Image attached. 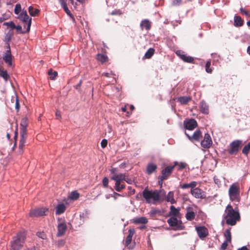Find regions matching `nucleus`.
Masks as SVG:
<instances>
[{"label": "nucleus", "mask_w": 250, "mask_h": 250, "mask_svg": "<svg viewBox=\"0 0 250 250\" xmlns=\"http://www.w3.org/2000/svg\"><path fill=\"white\" fill-rule=\"evenodd\" d=\"M97 59L98 61L103 63L107 61V57L106 55L104 54H98L97 55Z\"/></svg>", "instance_id": "c9c22d12"}, {"label": "nucleus", "mask_w": 250, "mask_h": 250, "mask_svg": "<svg viewBox=\"0 0 250 250\" xmlns=\"http://www.w3.org/2000/svg\"><path fill=\"white\" fill-rule=\"evenodd\" d=\"M185 134L189 140L193 139L195 141H198L201 136V132L199 130L195 131L192 136H190L186 132H185Z\"/></svg>", "instance_id": "4be33fe9"}, {"label": "nucleus", "mask_w": 250, "mask_h": 250, "mask_svg": "<svg viewBox=\"0 0 250 250\" xmlns=\"http://www.w3.org/2000/svg\"><path fill=\"white\" fill-rule=\"evenodd\" d=\"M8 48L9 49L6 51L4 55L3 56V59L9 66H11L12 65V56L9 45Z\"/></svg>", "instance_id": "a211bd4d"}, {"label": "nucleus", "mask_w": 250, "mask_h": 250, "mask_svg": "<svg viewBox=\"0 0 250 250\" xmlns=\"http://www.w3.org/2000/svg\"><path fill=\"white\" fill-rule=\"evenodd\" d=\"M63 9H64V11L65 12V13L68 15H69L70 17H71L72 18H73L72 15L70 11L69 10V9L68 8L67 6H66L65 7H64Z\"/></svg>", "instance_id": "3c124183"}, {"label": "nucleus", "mask_w": 250, "mask_h": 250, "mask_svg": "<svg viewBox=\"0 0 250 250\" xmlns=\"http://www.w3.org/2000/svg\"><path fill=\"white\" fill-rule=\"evenodd\" d=\"M250 150V143H248V145H246L244 147V148L242 150V152L245 155H247L249 153Z\"/></svg>", "instance_id": "4c0bfd02"}, {"label": "nucleus", "mask_w": 250, "mask_h": 250, "mask_svg": "<svg viewBox=\"0 0 250 250\" xmlns=\"http://www.w3.org/2000/svg\"><path fill=\"white\" fill-rule=\"evenodd\" d=\"M103 184L104 187L107 188L108 187V179L106 177H104L103 180Z\"/></svg>", "instance_id": "09e8293b"}, {"label": "nucleus", "mask_w": 250, "mask_h": 250, "mask_svg": "<svg viewBox=\"0 0 250 250\" xmlns=\"http://www.w3.org/2000/svg\"><path fill=\"white\" fill-rule=\"evenodd\" d=\"M184 125L186 129L192 130L197 126V123L194 119H191L185 121Z\"/></svg>", "instance_id": "ddd939ff"}, {"label": "nucleus", "mask_w": 250, "mask_h": 250, "mask_svg": "<svg viewBox=\"0 0 250 250\" xmlns=\"http://www.w3.org/2000/svg\"><path fill=\"white\" fill-rule=\"evenodd\" d=\"M9 18V16L6 14L2 15V16L0 17V22H2L3 21L8 19Z\"/></svg>", "instance_id": "de8ad7c7"}, {"label": "nucleus", "mask_w": 250, "mask_h": 250, "mask_svg": "<svg viewBox=\"0 0 250 250\" xmlns=\"http://www.w3.org/2000/svg\"><path fill=\"white\" fill-rule=\"evenodd\" d=\"M125 181L128 184H131L132 180L128 178H126L125 176Z\"/></svg>", "instance_id": "0e129e2a"}, {"label": "nucleus", "mask_w": 250, "mask_h": 250, "mask_svg": "<svg viewBox=\"0 0 250 250\" xmlns=\"http://www.w3.org/2000/svg\"><path fill=\"white\" fill-rule=\"evenodd\" d=\"M167 201L170 202L171 204L175 203V200L174 199V193L173 192L170 191L168 193L167 197Z\"/></svg>", "instance_id": "7c9ffc66"}, {"label": "nucleus", "mask_w": 250, "mask_h": 250, "mask_svg": "<svg viewBox=\"0 0 250 250\" xmlns=\"http://www.w3.org/2000/svg\"><path fill=\"white\" fill-rule=\"evenodd\" d=\"M26 233L24 231H21L13 237L10 242V250H20L25 242Z\"/></svg>", "instance_id": "f03ea898"}, {"label": "nucleus", "mask_w": 250, "mask_h": 250, "mask_svg": "<svg viewBox=\"0 0 250 250\" xmlns=\"http://www.w3.org/2000/svg\"><path fill=\"white\" fill-rule=\"evenodd\" d=\"M189 187L191 189L195 188H194L196 186L197 183L195 181H192L191 183H189Z\"/></svg>", "instance_id": "5fc2aeb1"}, {"label": "nucleus", "mask_w": 250, "mask_h": 250, "mask_svg": "<svg viewBox=\"0 0 250 250\" xmlns=\"http://www.w3.org/2000/svg\"><path fill=\"white\" fill-rule=\"evenodd\" d=\"M107 144V141L106 139H103L101 143V146L103 148H104L106 146Z\"/></svg>", "instance_id": "8fccbe9b"}, {"label": "nucleus", "mask_w": 250, "mask_h": 250, "mask_svg": "<svg viewBox=\"0 0 250 250\" xmlns=\"http://www.w3.org/2000/svg\"><path fill=\"white\" fill-rule=\"evenodd\" d=\"M157 169V166L153 163L149 164L146 168L147 174H150L155 172Z\"/></svg>", "instance_id": "393cba45"}, {"label": "nucleus", "mask_w": 250, "mask_h": 250, "mask_svg": "<svg viewBox=\"0 0 250 250\" xmlns=\"http://www.w3.org/2000/svg\"><path fill=\"white\" fill-rule=\"evenodd\" d=\"M200 109L202 113L206 114H208V106L204 101H202L200 103Z\"/></svg>", "instance_id": "5701e85b"}, {"label": "nucleus", "mask_w": 250, "mask_h": 250, "mask_svg": "<svg viewBox=\"0 0 250 250\" xmlns=\"http://www.w3.org/2000/svg\"><path fill=\"white\" fill-rule=\"evenodd\" d=\"M240 11L242 15H245L247 18H250V14L249 13V12L245 10L244 8H241L240 9Z\"/></svg>", "instance_id": "37998d69"}, {"label": "nucleus", "mask_w": 250, "mask_h": 250, "mask_svg": "<svg viewBox=\"0 0 250 250\" xmlns=\"http://www.w3.org/2000/svg\"><path fill=\"white\" fill-rule=\"evenodd\" d=\"M55 208L56 214L60 215L65 211L66 208V207L63 203H59L56 206Z\"/></svg>", "instance_id": "aec40b11"}, {"label": "nucleus", "mask_w": 250, "mask_h": 250, "mask_svg": "<svg viewBox=\"0 0 250 250\" xmlns=\"http://www.w3.org/2000/svg\"><path fill=\"white\" fill-rule=\"evenodd\" d=\"M195 229L198 237L200 239H203L208 235V230L207 228L204 226L196 227Z\"/></svg>", "instance_id": "9b49d317"}, {"label": "nucleus", "mask_w": 250, "mask_h": 250, "mask_svg": "<svg viewBox=\"0 0 250 250\" xmlns=\"http://www.w3.org/2000/svg\"><path fill=\"white\" fill-rule=\"evenodd\" d=\"M169 214L171 215H173L175 216H178L179 214V210L178 209L176 208L173 206H171Z\"/></svg>", "instance_id": "72a5a7b5"}, {"label": "nucleus", "mask_w": 250, "mask_h": 250, "mask_svg": "<svg viewBox=\"0 0 250 250\" xmlns=\"http://www.w3.org/2000/svg\"><path fill=\"white\" fill-rule=\"evenodd\" d=\"M238 250H249L246 247H243L240 249H238Z\"/></svg>", "instance_id": "774afa93"}, {"label": "nucleus", "mask_w": 250, "mask_h": 250, "mask_svg": "<svg viewBox=\"0 0 250 250\" xmlns=\"http://www.w3.org/2000/svg\"><path fill=\"white\" fill-rule=\"evenodd\" d=\"M214 181L216 185H217L218 186H219L220 185H221V182L219 179H216L214 178Z\"/></svg>", "instance_id": "680f3d73"}, {"label": "nucleus", "mask_w": 250, "mask_h": 250, "mask_svg": "<svg viewBox=\"0 0 250 250\" xmlns=\"http://www.w3.org/2000/svg\"><path fill=\"white\" fill-rule=\"evenodd\" d=\"M16 108L18 110L19 108V104L18 103V100H16Z\"/></svg>", "instance_id": "338daca9"}, {"label": "nucleus", "mask_w": 250, "mask_h": 250, "mask_svg": "<svg viewBox=\"0 0 250 250\" xmlns=\"http://www.w3.org/2000/svg\"><path fill=\"white\" fill-rule=\"evenodd\" d=\"M163 180H162V176H161L160 177V180H159V181H158L159 185H160L161 186H162Z\"/></svg>", "instance_id": "69168bd1"}, {"label": "nucleus", "mask_w": 250, "mask_h": 250, "mask_svg": "<svg viewBox=\"0 0 250 250\" xmlns=\"http://www.w3.org/2000/svg\"><path fill=\"white\" fill-rule=\"evenodd\" d=\"M228 243H229V242H228L227 241H225L222 243V245H221V249H222V250H224L226 249V248H227V246H228Z\"/></svg>", "instance_id": "603ef678"}, {"label": "nucleus", "mask_w": 250, "mask_h": 250, "mask_svg": "<svg viewBox=\"0 0 250 250\" xmlns=\"http://www.w3.org/2000/svg\"><path fill=\"white\" fill-rule=\"evenodd\" d=\"M15 28L16 29L17 31H18L20 33L24 34L27 32L26 30L25 31H22V27L21 25L16 26V27H15Z\"/></svg>", "instance_id": "49530a36"}, {"label": "nucleus", "mask_w": 250, "mask_h": 250, "mask_svg": "<svg viewBox=\"0 0 250 250\" xmlns=\"http://www.w3.org/2000/svg\"><path fill=\"white\" fill-rule=\"evenodd\" d=\"M169 226L173 227L174 229H182L183 226L176 217H171L167 221Z\"/></svg>", "instance_id": "6e6552de"}, {"label": "nucleus", "mask_w": 250, "mask_h": 250, "mask_svg": "<svg viewBox=\"0 0 250 250\" xmlns=\"http://www.w3.org/2000/svg\"><path fill=\"white\" fill-rule=\"evenodd\" d=\"M82 83V81L81 80L79 83L75 86V88L77 89L79 88V87L81 86Z\"/></svg>", "instance_id": "e2e57ef3"}, {"label": "nucleus", "mask_w": 250, "mask_h": 250, "mask_svg": "<svg viewBox=\"0 0 250 250\" xmlns=\"http://www.w3.org/2000/svg\"><path fill=\"white\" fill-rule=\"evenodd\" d=\"M18 18L21 21L27 24L26 31L29 32L30 29L32 19L28 16L27 12L26 11H22L19 15Z\"/></svg>", "instance_id": "423d86ee"}, {"label": "nucleus", "mask_w": 250, "mask_h": 250, "mask_svg": "<svg viewBox=\"0 0 250 250\" xmlns=\"http://www.w3.org/2000/svg\"><path fill=\"white\" fill-rule=\"evenodd\" d=\"M224 236L226 238L225 241H227L229 243L231 242V233L229 229H227L224 233Z\"/></svg>", "instance_id": "f704fd0d"}, {"label": "nucleus", "mask_w": 250, "mask_h": 250, "mask_svg": "<svg viewBox=\"0 0 250 250\" xmlns=\"http://www.w3.org/2000/svg\"><path fill=\"white\" fill-rule=\"evenodd\" d=\"M28 11L31 16H35L39 14L40 10L38 9H34L32 6H30L28 8Z\"/></svg>", "instance_id": "2f4dec72"}, {"label": "nucleus", "mask_w": 250, "mask_h": 250, "mask_svg": "<svg viewBox=\"0 0 250 250\" xmlns=\"http://www.w3.org/2000/svg\"><path fill=\"white\" fill-rule=\"evenodd\" d=\"M59 1L63 9H64V7L67 6L66 3L64 0H59Z\"/></svg>", "instance_id": "4d7b16f0"}, {"label": "nucleus", "mask_w": 250, "mask_h": 250, "mask_svg": "<svg viewBox=\"0 0 250 250\" xmlns=\"http://www.w3.org/2000/svg\"><path fill=\"white\" fill-rule=\"evenodd\" d=\"M225 218L227 224L231 226L234 225L240 219L238 211L235 210L231 206L228 205L225 210Z\"/></svg>", "instance_id": "f257e3e1"}, {"label": "nucleus", "mask_w": 250, "mask_h": 250, "mask_svg": "<svg viewBox=\"0 0 250 250\" xmlns=\"http://www.w3.org/2000/svg\"><path fill=\"white\" fill-rule=\"evenodd\" d=\"M186 218L188 220L191 221L195 218V210L191 207H188L186 208Z\"/></svg>", "instance_id": "2eb2a0df"}, {"label": "nucleus", "mask_w": 250, "mask_h": 250, "mask_svg": "<svg viewBox=\"0 0 250 250\" xmlns=\"http://www.w3.org/2000/svg\"><path fill=\"white\" fill-rule=\"evenodd\" d=\"M27 122L26 118H23L20 124V132H26Z\"/></svg>", "instance_id": "a878e982"}, {"label": "nucleus", "mask_w": 250, "mask_h": 250, "mask_svg": "<svg viewBox=\"0 0 250 250\" xmlns=\"http://www.w3.org/2000/svg\"><path fill=\"white\" fill-rule=\"evenodd\" d=\"M26 139V132H20V140L19 149L21 153L22 152Z\"/></svg>", "instance_id": "f3484780"}, {"label": "nucleus", "mask_w": 250, "mask_h": 250, "mask_svg": "<svg viewBox=\"0 0 250 250\" xmlns=\"http://www.w3.org/2000/svg\"><path fill=\"white\" fill-rule=\"evenodd\" d=\"M229 193L230 199L231 201L239 200V186L237 183L233 184L229 188Z\"/></svg>", "instance_id": "39448f33"}, {"label": "nucleus", "mask_w": 250, "mask_h": 250, "mask_svg": "<svg viewBox=\"0 0 250 250\" xmlns=\"http://www.w3.org/2000/svg\"><path fill=\"white\" fill-rule=\"evenodd\" d=\"M0 77H2L5 82H7L9 78V76L6 71L1 69L0 68Z\"/></svg>", "instance_id": "c756f323"}, {"label": "nucleus", "mask_w": 250, "mask_h": 250, "mask_svg": "<svg viewBox=\"0 0 250 250\" xmlns=\"http://www.w3.org/2000/svg\"><path fill=\"white\" fill-rule=\"evenodd\" d=\"M190 192L196 198L203 199L206 197L204 192L201 189L197 188L191 189Z\"/></svg>", "instance_id": "4468645a"}, {"label": "nucleus", "mask_w": 250, "mask_h": 250, "mask_svg": "<svg viewBox=\"0 0 250 250\" xmlns=\"http://www.w3.org/2000/svg\"><path fill=\"white\" fill-rule=\"evenodd\" d=\"M210 65H211V62L210 61H208L206 62V66H205L206 71L208 73H211L212 72V69L209 68Z\"/></svg>", "instance_id": "79ce46f5"}, {"label": "nucleus", "mask_w": 250, "mask_h": 250, "mask_svg": "<svg viewBox=\"0 0 250 250\" xmlns=\"http://www.w3.org/2000/svg\"><path fill=\"white\" fill-rule=\"evenodd\" d=\"M105 133L110 137H111L113 135L112 129L110 126H108L107 129L105 130Z\"/></svg>", "instance_id": "58836bf2"}, {"label": "nucleus", "mask_w": 250, "mask_h": 250, "mask_svg": "<svg viewBox=\"0 0 250 250\" xmlns=\"http://www.w3.org/2000/svg\"><path fill=\"white\" fill-rule=\"evenodd\" d=\"M125 174L124 173L115 174L111 177V179L115 181V189L117 191H120L125 188V185L122 182L125 180Z\"/></svg>", "instance_id": "20e7f679"}, {"label": "nucleus", "mask_w": 250, "mask_h": 250, "mask_svg": "<svg viewBox=\"0 0 250 250\" xmlns=\"http://www.w3.org/2000/svg\"><path fill=\"white\" fill-rule=\"evenodd\" d=\"M181 187L183 189L190 188L189 184H184L181 186Z\"/></svg>", "instance_id": "13d9d810"}, {"label": "nucleus", "mask_w": 250, "mask_h": 250, "mask_svg": "<svg viewBox=\"0 0 250 250\" xmlns=\"http://www.w3.org/2000/svg\"><path fill=\"white\" fill-rule=\"evenodd\" d=\"M143 196L148 203L155 204L160 199V192L157 190H148L145 189L143 191Z\"/></svg>", "instance_id": "7ed1b4c3"}, {"label": "nucleus", "mask_w": 250, "mask_h": 250, "mask_svg": "<svg viewBox=\"0 0 250 250\" xmlns=\"http://www.w3.org/2000/svg\"><path fill=\"white\" fill-rule=\"evenodd\" d=\"M234 25L235 26H241L243 24V21L239 16H235L234 17Z\"/></svg>", "instance_id": "c85d7f7f"}, {"label": "nucleus", "mask_w": 250, "mask_h": 250, "mask_svg": "<svg viewBox=\"0 0 250 250\" xmlns=\"http://www.w3.org/2000/svg\"><path fill=\"white\" fill-rule=\"evenodd\" d=\"M154 53V50L153 48H149L146 53L145 56L147 59L150 58Z\"/></svg>", "instance_id": "e433bc0d"}, {"label": "nucleus", "mask_w": 250, "mask_h": 250, "mask_svg": "<svg viewBox=\"0 0 250 250\" xmlns=\"http://www.w3.org/2000/svg\"><path fill=\"white\" fill-rule=\"evenodd\" d=\"M66 225L64 223H61L58 225L57 236H61L64 234L66 230Z\"/></svg>", "instance_id": "6ab92c4d"}, {"label": "nucleus", "mask_w": 250, "mask_h": 250, "mask_svg": "<svg viewBox=\"0 0 250 250\" xmlns=\"http://www.w3.org/2000/svg\"><path fill=\"white\" fill-rule=\"evenodd\" d=\"M128 232L129 234L127 235L125 241V245L126 246H128L130 244L132 241V236L135 233V230L134 229H130L128 230Z\"/></svg>", "instance_id": "b1692460"}, {"label": "nucleus", "mask_w": 250, "mask_h": 250, "mask_svg": "<svg viewBox=\"0 0 250 250\" xmlns=\"http://www.w3.org/2000/svg\"><path fill=\"white\" fill-rule=\"evenodd\" d=\"M48 74L50 76V79L51 80H54L57 76L58 73L56 71L52 72V70H50V71H48Z\"/></svg>", "instance_id": "a19ab883"}, {"label": "nucleus", "mask_w": 250, "mask_h": 250, "mask_svg": "<svg viewBox=\"0 0 250 250\" xmlns=\"http://www.w3.org/2000/svg\"><path fill=\"white\" fill-rule=\"evenodd\" d=\"M48 209L46 208H41L30 211L29 215L31 217H39L45 215Z\"/></svg>", "instance_id": "0eeeda50"}, {"label": "nucleus", "mask_w": 250, "mask_h": 250, "mask_svg": "<svg viewBox=\"0 0 250 250\" xmlns=\"http://www.w3.org/2000/svg\"><path fill=\"white\" fill-rule=\"evenodd\" d=\"M176 54L184 62H191L193 61V58L190 56H187L184 52L178 50Z\"/></svg>", "instance_id": "dca6fc26"}, {"label": "nucleus", "mask_w": 250, "mask_h": 250, "mask_svg": "<svg viewBox=\"0 0 250 250\" xmlns=\"http://www.w3.org/2000/svg\"><path fill=\"white\" fill-rule=\"evenodd\" d=\"M158 212V211L156 210H152L149 212V214L150 216H153L156 214Z\"/></svg>", "instance_id": "bf43d9fd"}, {"label": "nucleus", "mask_w": 250, "mask_h": 250, "mask_svg": "<svg viewBox=\"0 0 250 250\" xmlns=\"http://www.w3.org/2000/svg\"><path fill=\"white\" fill-rule=\"evenodd\" d=\"M181 0H174L172 2L173 5H177L181 3Z\"/></svg>", "instance_id": "052dcab7"}, {"label": "nucleus", "mask_w": 250, "mask_h": 250, "mask_svg": "<svg viewBox=\"0 0 250 250\" xmlns=\"http://www.w3.org/2000/svg\"><path fill=\"white\" fill-rule=\"evenodd\" d=\"M186 167V164L185 163H181L178 166V169L181 170L184 169Z\"/></svg>", "instance_id": "864d4df0"}, {"label": "nucleus", "mask_w": 250, "mask_h": 250, "mask_svg": "<svg viewBox=\"0 0 250 250\" xmlns=\"http://www.w3.org/2000/svg\"><path fill=\"white\" fill-rule=\"evenodd\" d=\"M132 221L135 224H146L148 222V220L146 217H135Z\"/></svg>", "instance_id": "412c9836"}, {"label": "nucleus", "mask_w": 250, "mask_h": 250, "mask_svg": "<svg viewBox=\"0 0 250 250\" xmlns=\"http://www.w3.org/2000/svg\"><path fill=\"white\" fill-rule=\"evenodd\" d=\"M140 26L142 29L148 30L150 29V23L148 20H145L141 22Z\"/></svg>", "instance_id": "bb28decb"}, {"label": "nucleus", "mask_w": 250, "mask_h": 250, "mask_svg": "<svg viewBox=\"0 0 250 250\" xmlns=\"http://www.w3.org/2000/svg\"><path fill=\"white\" fill-rule=\"evenodd\" d=\"M79 196L80 194L77 191H74L69 194V198L71 200H76L79 198Z\"/></svg>", "instance_id": "473e14b6"}, {"label": "nucleus", "mask_w": 250, "mask_h": 250, "mask_svg": "<svg viewBox=\"0 0 250 250\" xmlns=\"http://www.w3.org/2000/svg\"><path fill=\"white\" fill-rule=\"evenodd\" d=\"M191 100L190 97L183 96L178 98V101L182 104H186Z\"/></svg>", "instance_id": "cd10ccee"}, {"label": "nucleus", "mask_w": 250, "mask_h": 250, "mask_svg": "<svg viewBox=\"0 0 250 250\" xmlns=\"http://www.w3.org/2000/svg\"><path fill=\"white\" fill-rule=\"evenodd\" d=\"M21 7L20 4L18 3L15 5L14 12L16 14H19L21 11Z\"/></svg>", "instance_id": "ea45409f"}, {"label": "nucleus", "mask_w": 250, "mask_h": 250, "mask_svg": "<svg viewBox=\"0 0 250 250\" xmlns=\"http://www.w3.org/2000/svg\"><path fill=\"white\" fill-rule=\"evenodd\" d=\"M241 141L239 140H236L232 142L230 145V149L229 150V153L230 154H236L241 147Z\"/></svg>", "instance_id": "1a4fd4ad"}, {"label": "nucleus", "mask_w": 250, "mask_h": 250, "mask_svg": "<svg viewBox=\"0 0 250 250\" xmlns=\"http://www.w3.org/2000/svg\"><path fill=\"white\" fill-rule=\"evenodd\" d=\"M177 164V163L175 162L174 165L168 166L162 170V180H166L170 176Z\"/></svg>", "instance_id": "9d476101"}, {"label": "nucleus", "mask_w": 250, "mask_h": 250, "mask_svg": "<svg viewBox=\"0 0 250 250\" xmlns=\"http://www.w3.org/2000/svg\"><path fill=\"white\" fill-rule=\"evenodd\" d=\"M212 142L210 135L206 133L205 134L204 138L201 142L202 147L205 148H209L212 145Z\"/></svg>", "instance_id": "f8f14e48"}, {"label": "nucleus", "mask_w": 250, "mask_h": 250, "mask_svg": "<svg viewBox=\"0 0 250 250\" xmlns=\"http://www.w3.org/2000/svg\"><path fill=\"white\" fill-rule=\"evenodd\" d=\"M3 25L9 26L12 29H14L16 27V25L13 21L4 22Z\"/></svg>", "instance_id": "c03bdc74"}, {"label": "nucleus", "mask_w": 250, "mask_h": 250, "mask_svg": "<svg viewBox=\"0 0 250 250\" xmlns=\"http://www.w3.org/2000/svg\"><path fill=\"white\" fill-rule=\"evenodd\" d=\"M37 235L39 237H40L42 239H44L46 238V235L43 232H41V231L38 232L37 233Z\"/></svg>", "instance_id": "a18cd8bd"}, {"label": "nucleus", "mask_w": 250, "mask_h": 250, "mask_svg": "<svg viewBox=\"0 0 250 250\" xmlns=\"http://www.w3.org/2000/svg\"><path fill=\"white\" fill-rule=\"evenodd\" d=\"M56 119L58 120H60L61 119V112L59 110H57L56 112Z\"/></svg>", "instance_id": "6e6d98bb"}]
</instances>
